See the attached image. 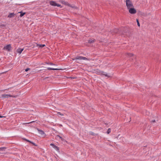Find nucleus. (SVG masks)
I'll return each instance as SVG.
<instances>
[{
	"label": "nucleus",
	"instance_id": "obj_1",
	"mask_svg": "<svg viewBox=\"0 0 161 161\" xmlns=\"http://www.w3.org/2000/svg\"><path fill=\"white\" fill-rule=\"evenodd\" d=\"M125 2L126 6L128 9L133 7L132 3L130 0H126Z\"/></svg>",
	"mask_w": 161,
	"mask_h": 161
},
{
	"label": "nucleus",
	"instance_id": "obj_2",
	"mask_svg": "<svg viewBox=\"0 0 161 161\" xmlns=\"http://www.w3.org/2000/svg\"><path fill=\"white\" fill-rule=\"evenodd\" d=\"M97 73L98 74H101L103 75H105V76L109 77H111V76L107 74L106 73L104 72L103 71H101L99 70H97L96 71Z\"/></svg>",
	"mask_w": 161,
	"mask_h": 161
},
{
	"label": "nucleus",
	"instance_id": "obj_3",
	"mask_svg": "<svg viewBox=\"0 0 161 161\" xmlns=\"http://www.w3.org/2000/svg\"><path fill=\"white\" fill-rule=\"evenodd\" d=\"M17 97V95L12 96L9 94H2L1 95L0 98H8V97Z\"/></svg>",
	"mask_w": 161,
	"mask_h": 161
},
{
	"label": "nucleus",
	"instance_id": "obj_4",
	"mask_svg": "<svg viewBox=\"0 0 161 161\" xmlns=\"http://www.w3.org/2000/svg\"><path fill=\"white\" fill-rule=\"evenodd\" d=\"M76 59H80V60H88L89 59H88L87 58L84 57H82V56H77L76 57H75L74 58H73V60H75Z\"/></svg>",
	"mask_w": 161,
	"mask_h": 161
},
{
	"label": "nucleus",
	"instance_id": "obj_5",
	"mask_svg": "<svg viewBox=\"0 0 161 161\" xmlns=\"http://www.w3.org/2000/svg\"><path fill=\"white\" fill-rule=\"evenodd\" d=\"M128 9L129 12L131 14H135L136 12V10L133 7L130 8Z\"/></svg>",
	"mask_w": 161,
	"mask_h": 161
},
{
	"label": "nucleus",
	"instance_id": "obj_6",
	"mask_svg": "<svg viewBox=\"0 0 161 161\" xmlns=\"http://www.w3.org/2000/svg\"><path fill=\"white\" fill-rule=\"evenodd\" d=\"M50 4L51 5L53 6H57L58 7H61V5L55 2L54 1H51L50 2Z\"/></svg>",
	"mask_w": 161,
	"mask_h": 161
},
{
	"label": "nucleus",
	"instance_id": "obj_7",
	"mask_svg": "<svg viewBox=\"0 0 161 161\" xmlns=\"http://www.w3.org/2000/svg\"><path fill=\"white\" fill-rule=\"evenodd\" d=\"M11 46L10 44L7 45V46H4L3 49L5 50H6L8 51H10L11 49Z\"/></svg>",
	"mask_w": 161,
	"mask_h": 161
},
{
	"label": "nucleus",
	"instance_id": "obj_8",
	"mask_svg": "<svg viewBox=\"0 0 161 161\" xmlns=\"http://www.w3.org/2000/svg\"><path fill=\"white\" fill-rule=\"evenodd\" d=\"M37 130L38 131L39 134L41 135V136L42 137H44V136H45V135L44 131H43L42 130H39L38 129H37Z\"/></svg>",
	"mask_w": 161,
	"mask_h": 161
},
{
	"label": "nucleus",
	"instance_id": "obj_9",
	"mask_svg": "<svg viewBox=\"0 0 161 161\" xmlns=\"http://www.w3.org/2000/svg\"><path fill=\"white\" fill-rule=\"evenodd\" d=\"M60 2H61L62 3L66 5H69V4L67 2H66L64 1H60Z\"/></svg>",
	"mask_w": 161,
	"mask_h": 161
},
{
	"label": "nucleus",
	"instance_id": "obj_10",
	"mask_svg": "<svg viewBox=\"0 0 161 161\" xmlns=\"http://www.w3.org/2000/svg\"><path fill=\"white\" fill-rule=\"evenodd\" d=\"M126 54H127V55L129 57H131V58L133 57V58H135V57L132 53H127Z\"/></svg>",
	"mask_w": 161,
	"mask_h": 161
},
{
	"label": "nucleus",
	"instance_id": "obj_11",
	"mask_svg": "<svg viewBox=\"0 0 161 161\" xmlns=\"http://www.w3.org/2000/svg\"><path fill=\"white\" fill-rule=\"evenodd\" d=\"M15 15V14L14 13H11L8 16V18H12L14 17Z\"/></svg>",
	"mask_w": 161,
	"mask_h": 161
},
{
	"label": "nucleus",
	"instance_id": "obj_12",
	"mask_svg": "<svg viewBox=\"0 0 161 161\" xmlns=\"http://www.w3.org/2000/svg\"><path fill=\"white\" fill-rule=\"evenodd\" d=\"M24 49L23 48H19L17 50V52L18 53H19L20 54L22 52V51Z\"/></svg>",
	"mask_w": 161,
	"mask_h": 161
},
{
	"label": "nucleus",
	"instance_id": "obj_13",
	"mask_svg": "<svg viewBox=\"0 0 161 161\" xmlns=\"http://www.w3.org/2000/svg\"><path fill=\"white\" fill-rule=\"evenodd\" d=\"M47 69H49V70H58L61 69H58L48 68Z\"/></svg>",
	"mask_w": 161,
	"mask_h": 161
},
{
	"label": "nucleus",
	"instance_id": "obj_14",
	"mask_svg": "<svg viewBox=\"0 0 161 161\" xmlns=\"http://www.w3.org/2000/svg\"><path fill=\"white\" fill-rule=\"evenodd\" d=\"M37 46H39L41 48H42L43 47H44L45 46V45L44 44H37Z\"/></svg>",
	"mask_w": 161,
	"mask_h": 161
},
{
	"label": "nucleus",
	"instance_id": "obj_15",
	"mask_svg": "<svg viewBox=\"0 0 161 161\" xmlns=\"http://www.w3.org/2000/svg\"><path fill=\"white\" fill-rule=\"evenodd\" d=\"M19 13H20L21 14L20 15V17H22L25 14V13H22L21 12H19Z\"/></svg>",
	"mask_w": 161,
	"mask_h": 161
},
{
	"label": "nucleus",
	"instance_id": "obj_16",
	"mask_svg": "<svg viewBox=\"0 0 161 161\" xmlns=\"http://www.w3.org/2000/svg\"><path fill=\"white\" fill-rule=\"evenodd\" d=\"M6 149V147H2L0 148V151H5V150Z\"/></svg>",
	"mask_w": 161,
	"mask_h": 161
},
{
	"label": "nucleus",
	"instance_id": "obj_17",
	"mask_svg": "<svg viewBox=\"0 0 161 161\" xmlns=\"http://www.w3.org/2000/svg\"><path fill=\"white\" fill-rule=\"evenodd\" d=\"M94 42V40H93L92 39H90L88 40V42L89 43H92Z\"/></svg>",
	"mask_w": 161,
	"mask_h": 161
},
{
	"label": "nucleus",
	"instance_id": "obj_18",
	"mask_svg": "<svg viewBox=\"0 0 161 161\" xmlns=\"http://www.w3.org/2000/svg\"><path fill=\"white\" fill-rule=\"evenodd\" d=\"M68 6L70 7H71L73 8H77V7L75 6H73L72 5H71L69 4V5H68Z\"/></svg>",
	"mask_w": 161,
	"mask_h": 161
},
{
	"label": "nucleus",
	"instance_id": "obj_19",
	"mask_svg": "<svg viewBox=\"0 0 161 161\" xmlns=\"http://www.w3.org/2000/svg\"><path fill=\"white\" fill-rule=\"evenodd\" d=\"M54 148L57 151L59 150V148L58 147L56 146H54Z\"/></svg>",
	"mask_w": 161,
	"mask_h": 161
},
{
	"label": "nucleus",
	"instance_id": "obj_20",
	"mask_svg": "<svg viewBox=\"0 0 161 161\" xmlns=\"http://www.w3.org/2000/svg\"><path fill=\"white\" fill-rule=\"evenodd\" d=\"M136 22H137V25L138 26H140V23H139V22L138 19H136Z\"/></svg>",
	"mask_w": 161,
	"mask_h": 161
},
{
	"label": "nucleus",
	"instance_id": "obj_21",
	"mask_svg": "<svg viewBox=\"0 0 161 161\" xmlns=\"http://www.w3.org/2000/svg\"><path fill=\"white\" fill-rule=\"evenodd\" d=\"M111 130L110 128L108 129L107 131V134H109Z\"/></svg>",
	"mask_w": 161,
	"mask_h": 161
},
{
	"label": "nucleus",
	"instance_id": "obj_22",
	"mask_svg": "<svg viewBox=\"0 0 161 161\" xmlns=\"http://www.w3.org/2000/svg\"><path fill=\"white\" fill-rule=\"evenodd\" d=\"M26 140V141H27V142H30V143H32V144H33L34 145H35V146H36V145L33 142H31V141H29V140Z\"/></svg>",
	"mask_w": 161,
	"mask_h": 161
},
{
	"label": "nucleus",
	"instance_id": "obj_23",
	"mask_svg": "<svg viewBox=\"0 0 161 161\" xmlns=\"http://www.w3.org/2000/svg\"><path fill=\"white\" fill-rule=\"evenodd\" d=\"M58 114H59V115H62V116L64 115L63 114H61V113L59 112H58L57 113V115H58Z\"/></svg>",
	"mask_w": 161,
	"mask_h": 161
},
{
	"label": "nucleus",
	"instance_id": "obj_24",
	"mask_svg": "<svg viewBox=\"0 0 161 161\" xmlns=\"http://www.w3.org/2000/svg\"><path fill=\"white\" fill-rule=\"evenodd\" d=\"M56 137L57 138L58 137V138H59L61 139L62 138L61 137L59 136H58V135L56 136Z\"/></svg>",
	"mask_w": 161,
	"mask_h": 161
},
{
	"label": "nucleus",
	"instance_id": "obj_25",
	"mask_svg": "<svg viewBox=\"0 0 161 161\" xmlns=\"http://www.w3.org/2000/svg\"><path fill=\"white\" fill-rule=\"evenodd\" d=\"M47 64H48L51 65H55L54 64H53L52 63H47Z\"/></svg>",
	"mask_w": 161,
	"mask_h": 161
},
{
	"label": "nucleus",
	"instance_id": "obj_26",
	"mask_svg": "<svg viewBox=\"0 0 161 161\" xmlns=\"http://www.w3.org/2000/svg\"><path fill=\"white\" fill-rule=\"evenodd\" d=\"M30 70V69L29 68H27V69H25V71H28L29 70Z\"/></svg>",
	"mask_w": 161,
	"mask_h": 161
},
{
	"label": "nucleus",
	"instance_id": "obj_27",
	"mask_svg": "<svg viewBox=\"0 0 161 161\" xmlns=\"http://www.w3.org/2000/svg\"><path fill=\"white\" fill-rule=\"evenodd\" d=\"M61 140L63 141H64V142H67V141H66L64 139H63V138H62L61 139Z\"/></svg>",
	"mask_w": 161,
	"mask_h": 161
},
{
	"label": "nucleus",
	"instance_id": "obj_28",
	"mask_svg": "<svg viewBox=\"0 0 161 161\" xmlns=\"http://www.w3.org/2000/svg\"><path fill=\"white\" fill-rule=\"evenodd\" d=\"M50 145L51 146H53V148H54V146H55V145H54V144H52V143Z\"/></svg>",
	"mask_w": 161,
	"mask_h": 161
},
{
	"label": "nucleus",
	"instance_id": "obj_29",
	"mask_svg": "<svg viewBox=\"0 0 161 161\" xmlns=\"http://www.w3.org/2000/svg\"><path fill=\"white\" fill-rule=\"evenodd\" d=\"M34 122V121H31V122H29V123H26V124H29L30 123H33V122ZM25 124H26V123H25Z\"/></svg>",
	"mask_w": 161,
	"mask_h": 161
},
{
	"label": "nucleus",
	"instance_id": "obj_30",
	"mask_svg": "<svg viewBox=\"0 0 161 161\" xmlns=\"http://www.w3.org/2000/svg\"><path fill=\"white\" fill-rule=\"evenodd\" d=\"M156 122L155 120H153L152 121H151V122Z\"/></svg>",
	"mask_w": 161,
	"mask_h": 161
},
{
	"label": "nucleus",
	"instance_id": "obj_31",
	"mask_svg": "<svg viewBox=\"0 0 161 161\" xmlns=\"http://www.w3.org/2000/svg\"><path fill=\"white\" fill-rule=\"evenodd\" d=\"M116 31H114V32L115 33H117L118 32V30L117 29L116 30Z\"/></svg>",
	"mask_w": 161,
	"mask_h": 161
},
{
	"label": "nucleus",
	"instance_id": "obj_32",
	"mask_svg": "<svg viewBox=\"0 0 161 161\" xmlns=\"http://www.w3.org/2000/svg\"><path fill=\"white\" fill-rule=\"evenodd\" d=\"M3 117H5V116H1V115H0V118H3Z\"/></svg>",
	"mask_w": 161,
	"mask_h": 161
},
{
	"label": "nucleus",
	"instance_id": "obj_33",
	"mask_svg": "<svg viewBox=\"0 0 161 161\" xmlns=\"http://www.w3.org/2000/svg\"><path fill=\"white\" fill-rule=\"evenodd\" d=\"M131 59L132 60L133 59V58H131Z\"/></svg>",
	"mask_w": 161,
	"mask_h": 161
}]
</instances>
